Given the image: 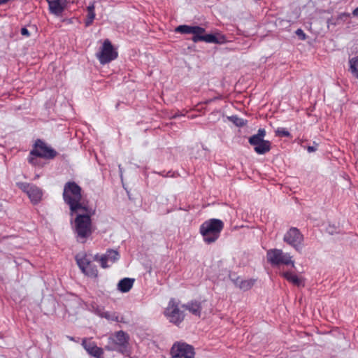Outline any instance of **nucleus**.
I'll use <instances>...</instances> for the list:
<instances>
[{
    "label": "nucleus",
    "instance_id": "f257e3e1",
    "mask_svg": "<svg viewBox=\"0 0 358 358\" xmlns=\"http://www.w3.org/2000/svg\"><path fill=\"white\" fill-rule=\"evenodd\" d=\"M82 189L74 181L67 182L64 187L63 199L69 206L72 213H77L81 208L88 207L82 200Z\"/></svg>",
    "mask_w": 358,
    "mask_h": 358
},
{
    "label": "nucleus",
    "instance_id": "f03ea898",
    "mask_svg": "<svg viewBox=\"0 0 358 358\" xmlns=\"http://www.w3.org/2000/svg\"><path fill=\"white\" fill-rule=\"evenodd\" d=\"M80 210L85 211V213L77 215L75 219V233L78 238L85 240L92 234L91 217L95 214V210L89 206Z\"/></svg>",
    "mask_w": 358,
    "mask_h": 358
},
{
    "label": "nucleus",
    "instance_id": "7ed1b4c3",
    "mask_svg": "<svg viewBox=\"0 0 358 358\" xmlns=\"http://www.w3.org/2000/svg\"><path fill=\"white\" fill-rule=\"evenodd\" d=\"M224 228V222L219 219H210L200 227V233L206 243L210 244L215 242Z\"/></svg>",
    "mask_w": 358,
    "mask_h": 358
},
{
    "label": "nucleus",
    "instance_id": "20e7f679",
    "mask_svg": "<svg viewBox=\"0 0 358 358\" xmlns=\"http://www.w3.org/2000/svg\"><path fill=\"white\" fill-rule=\"evenodd\" d=\"M57 152L48 146L43 140L37 139L32 150L29 152L28 161L33 165L36 164V159L35 157H40L45 159H52L57 155Z\"/></svg>",
    "mask_w": 358,
    "mask_h": 358
},
{
    "label": "nucleus",
    "instance_id": "39448f33",
    "mask_svg": "<svg viewBox=\"0 0 358 358\" xmlns=\"http://www.w3.org/2000/svg\"><path fill=\"white\" fill-rule=\"evenodd\" d=\"M176 31L181 34H192V41L195 43L198 41H205L207 43H217V37L211 34L203 35L205 29L199 26L180 25L176 28Z\"/></svg>",
    "mask_w": 358,
    "mask_h": 358
},
{
    "label": "nucleus",
    "instance_id": "423d86ee",
    "mask_svg": "<svg viewBox=\"0 0 358 358\" xmlns=\"http://www.w3.org/2000/svg\"><path fill=\"white\" fill-rule=\"evenodd\" d=\"M267 262L273 266L280 264L289 265L294 267V262L292 260V257L288 253H284L280 249H270L266 252Z\"/></svg>",
    "mask_w": 358,
    "mask_h": 358
},
{
    "label": "nucleus",
    "instance_id": "0eeeda50",
    "mask_svg": "<svg viewBox=\"0 0 358 358\" xmlns=\"http://www.w3.org/2000/svg\"><path fill=\"white\" fill-rule=\"evenodd\" d=\"M96 55L101 64H106L117 59L118 52L114 48L110 40L106 39L100 48L99 52Z\"/></svg>",
    "mask_w": 358,
    "mask_h": 358
},
{
    "label": "nucleus",
    "instance_id": "6e6552de",
    "mask_svg": "<svg viewBox=\"0 0 358 358\" xmlns=\"http://www.w3.org/2000/svg\"><path fill=\"white\" fill-rule=\"evenodd\" d=\"M75 259L79 268L85 275L90 278H97L98 270L96 266L92 263L86 254H78Z\"/></svg>",
    "mask_w": 358,
    "mask_h": 358
},
{
    "label": "nucleus",
    "instance_id": "1a4fd4ad",
    "mask_svg": "<svg viewBox=\"0 0 358 358\" xmlns=\"http://www.w3.org/2000/svg\"><path fill=\"white\" fill-rule=\"evenodd\" d=\"M129 340V336L126 332L122 330L117 331L109 338V345H106L105 348L109 351L117 349L122 351V348H127Z\"/></svg>",
    "mask_w": 358,
    "mask_h": 358
},
{
    "label": "nucleus",
    "instance_id": "9d476101",
    "mask_svg": "<svg viewBox=\"0 0 358 358\" xmlns=\"http://www.w3.org/2000/svg\"><path fill=\"white\" fill-rule=\"evenodd\" d=\"M173 358H194L195 352L192 345L184 342H176L171 349Z\"/></svg>",
    "mask_w": 358,
    "mask_h": 358
},
{
    "label": "nucleus",
    "instance_id": "9b49d317",
    "mask_svg": "<svg viewBox=\"0 0 358 358\" xmlns=\"http://www.w3.org/2000/svg\"><path fill=\"white\" fill-rule=\"evenodd\" d=\"M17 186L28 196L34 205L38 203L41 201L43 192L42 189L36 185L21 182H17Z\"/></svg>",
    "mask_w": 358,
    "mask_h": 358
},
{
    "label": "nucleus",
    "instance_id": "f8f14e48",
    "mask_svg": "<svg viewBox=\"0 0 358 358\" xmlns=\"http://www.w3.org/2000/svg\"><path fill=\"white\" fill-rule=\"evenodd\" d=\"M166 315L169 321L176 325H179L185 318L183 311L180 310L178 304L172 299L170 300L168 307L166 309Z\"/></svg>",
    "mask_w": 358,
    "mask_h": 358
},
{
    "label": "nucleus",
    "instance_id": "ddd939ff",
    "mask_svg": "<svg viewBox=\"0 0 358 358\" xmlns=\"http://www.w3.org/2000/svg\"><path fill=\"white\" fill-rule=\"evenodd\" d=\"M283 240L285 243L294 248L297 251L301 249L303 236L296 227H292L285 234Z\"/></svg>",
    "mask_w": 358,
    "mask_h": 358
},
{
    "label": "nucleus",
    "instance_id": "4468645a",
    "mask_svg": "<svg viewBox=\"0 0 358 358\" xmlns=\"http://www.w3.org/2000/svg\"><path fill=\"white\" fill-rule=\"evenodd\" d=\"M82 345L87 353L95 358H103V350L96 345L94 342L89 341L83 338Z\"/></svg>",
    "mask_w": 358,
    "mask_h": 358
},
{
    "label": "nucleus",
    "instance_id": "2eb2a0df",
    "mask_svg": "<svg viewBox=\"0 0 358 358\" xmlns=\"http://www.w3.org/2000/svg\"><path fill=\"white\" fill-rule=\"evenodd\" d=\"M120 257V253L116 250L108 249L107 250L106 254L101 256L99 259V262L101 264V266L103 268H107L109 267L108 264V262H110L111 264L117 262Z\"/></svg>",
    "mask_w": 358,
    "mask_h": 358
},
{
    "label": "nucleus",
    "instance_id": "dca6fc26",
    "mask_svg": "<svg viewBox=\"0 0 358 358\" xmlns=\"http://www.w3.org/2000/svg\"><path fill=\"white\" fill-rule=\"evenodd\" d=\"M50 12L57 16L62 15L66 8V0H47Z\"/></svg>",
    "mask_w": 358,
    "mask_h": 358
},
{
    "label": "nucleus",
    "instance_id": "f3484780",
    "mask_svg": "<svg viewBox=\"0 0 358 358\" xmlns=\"http://www.w3.org/2000/svg\"><path fill=\"white\" fill-rule=\"evenodd\" d=\"M235 275H230L229 278L230 280L234 283V285L240 288L241 289H243L244 291H247L250 289L254 285L255 280L250 279V280H243L240 277H234Z\"/></svg>",
    "mask_w": 358,
    "mask_h": 358
},
{
    "label": "nucleus",
    "instance_id": "a211bd4d",
    "mask_svg": "<svg viewBox=\"0 0 358 358\" xmlns=\"http://www.w3.org/2000/svg\"><path fill=\"white\" fill-rule=\"evenodd\" d=\"M182 307L186 310H188L194 315L201 317L202 309L201 302L197 301H191L187 304L182 305Z\"/></svg>",
    "mask_w": 358,
    "mask_h": 358
},
{
    "label": "nucleus",
    "instance_id": "6ab92c4d",
    "mask_svg": "<svg viewBox=\"0 0 358 358\" xmlns=\"http://www.w3.org/2000/svg\"><path fill=\"white\" fill-rule=\"evenodd\" d=\"M266 136V130L264 129H259L257 131V134L251 136L249 139V143L255 148L256 145H258L263 141L264 138Z\"/></svg>",
    "mask_w": 358,
    "mask_h": 358
},
{
    "label": "nucleus",
    "instance_id": "aec40b11",
    "mask_svg": "<svg viewBox=\"0 0 358 358\" xmlns=\"http://www.w3.org/2000/svg\"><path fill=\"white\" fill-rule=\"evenodd\" d=\"M134 282V279L124 278L120 280L117 284V289L120 292L125 293L128 292L132 287Z\"/></svg>",
    "mask_w": 358,
    "mask_h": 358
},
{
    "label": "nucleus",
    "instance_id": "412c9836",
    "mask_svg": "<svg viewBox=\"0 0 358 358\" xmlns=\"http://www.w3.org/2000/svg\"><path fill=\"white\" fill-rule=\"evenodd\" d=\"M282 275L289 282H292L293 285L296 286H301L303 285V280L301 278H299L296 274L286 271L282 273Z\"/></svg>",
    "mask_w": 358,
    "mask_h": 358
},
{
    "label": "nucleus",
    "instance_id": "4be33fe9",
    "mask_svg": "<svg viewBox=\"0 0 358 358\" xmlns=\"http://www.w3.org/2000/svg\"><path fill=\"white\" fill-rule=\"evenodd\" d=\"M271 143L269 141L264 140L258 145L254 148L255 151L259 155H264L271 150Z\"/></svg>",
    "mask_w": 358,
    "mask_h": 358
},
{
    "label": "nucleus",
    "instance_id": "5701e85b",
    "mask_svg": "<svg viewBox=\"0 0 358 358\" xmlns=\"http://www.w3.org/2000/svg\"><path fill=\"white\" fill-rule=\"evenodd\" d=\"M349 71L352 76L358 79V56L354 57L349 60Z\"/></svg>",
    "mask_w": 358,
    "mask_h": 358
},
{
    "label": "nucleus",
    "instance_id": "b1692460",
    "mask_svg": "<svg viewBox=\"0 0 358 358\" xmlns=\"http://www.w3.org/2000/svg\"><path fill=\"white\" fill-rule=\"evenodd\" d=\"M94 5L91 4L87 6V19L85 20V26L89 27L93 22L94 19L95 18V12H94Z\"/></svg>",
    "mask_w": 358,
    "mask_h": 358
},
{
    "label": "nucleus",
    "instance_id": "393cba45",
    "mask_svg": "<svg viewBox=\"0 0 358 358\" xmlns=\"http://www.w3.org/2000/svg\"><path fill=\"white\" fill-rule=\"evenodd\" d=\"M101 317H104L108 320L115 321V322H122L123 317H119V315L116 313H110V312H103L102 314H100Z\"/></svg>",
    "mask_w": 358,
    "mask_h": 358
},
{
    "label": "nucleus",
    "instance_id": "a878e982",
    "mask_svg": "<svg viewBox=\"0 0 358 358\" xmlns=\"http://www.w3.org/2000/svg\"><path fill=\"white\" fill-rule=\"evenodd\" d=\"M350 17L349 13H341L335 19V21L332 23L334 25L339 24L341 22H345Z\"/></svg>",
    "mask_w": 358,
    "mask_h": 358
},
{
    "label": "nucleus",
    "instance_id": "bb28decb",
    "mask_svg": "<svg viewBox=\"0 0 358 358\" xmlns=\"http://www.w3.org/2000/svg\"><path fill=\"white\" fill-rule=\"evenodd\" d=\"M230 121H231L235 125L238 127H243L245 124V121L243 119L238 117L236 115H232L229 117Z\"/></svg>",
    "mask_w": 358,
    "mask_h": 358
},
{
    "label": "nucleus",
    "instance_id": "cd10ccee",
    "mask_svg": "<svg viewBox=\"0 0 358 358\" xmlns=\"http://www.w3.org/2000/svg\"><path fill=\"white\" fill-rule=\"evenodd\" d=\"M275 135L277 136L289 137L291 136L290 133L285 128H278L275 131Z\"/></svg>",
    "mask_w": 358,
    "mask_h": 358
},
{
    "label": "nucleus",
    "instance_id": "c85d7f7f",
    "mask_svg": "<svg viewBox=\"0 0 358 358\" xmlns=\"http://www.w3.org/2000/svg\"><path fill=\"white\" fill-rule=\"evenodd\" d=\"M295 33L300 39L305 40L306 38V35L301 29H298Z\"/></svg>",
    "mask_w": 358,
    "mask_h": 358
},
{
    "label": "nucleus",
    "instance_id": "c756f323",
    "mask_svg": "<svg viewBox=\"0 0 358 358\" xmlns=\"http://www.w3.org/2000/svg\"><path fill=\"white\" fill-rule=\"evenodd\" d=\"M20 33L26 37H29L30 36V33L26 27H22L20 30Z\"/></svg>",
    "mask_w": 358,
    "mask_h": 358
},
{
    "label": "nucleus",
    "instance_id": "7c9ffc66",
    "mask_svg": "<svg viewBox=\"0 0 358 358\" xmlns=\"http://www.w3.org/2000/svg\"><path fill=\"white\" fill-rule=\"evenodd\" d=\"M327 231L330 234H334L336 232V229L333 226L329 225L327 228Z\"/></svg>",
    "mask_w": 358,
    "mask_h": 358
},
{
    "label": "nucleus",
    "instance_id": "2f4dec72",
    "mask_svg": "<svg viewBox=\"0 0 358 358\" xmlns=\"http://www.w3.org/2000/svg\"><path fill=\"white\" fill-rule=\"evenodd\" d=\"M307 150H308V152H312L315 151L317 150V148L314 146H308Z\"/></svg>",
    "mask_w": 358,
    "mask_h": 358
},
{
    "label": "nucleus",
    "instance_id": "473e14b6",
    "mask_svg": "<svg viewBox=\"0 0 358 358\" xmlns=\"http://www.w3.org/2000/svg\"><path fill=\"white\" fill-rule=\"evenodd\" d=\"M220 99V97H214L213 99H208V100H207V101H206V103H210L211 101H213L217 100V99Z\"/></svg>",
    "mask_w": 358,
    "mask_h": 358
},
{
    "label": "nucleus",
    "instance_id": "72a5a7b5",
    "mask_svg": "<svg viewBox=\"0 0 358 358\" xmlns=\"http://www.w3.org/2000/svg\"><path fill=\"white\" fill-rule=\"evenodd\" d=\"M352 15L354 16H358V7L353 10Z\"/></svg>",
    "mask_w": 358,
    "mask_h": 358
},
{
    "label": "nucleus",
    "instance_id": "f704fd0d",
    "mask_svg": "<svg viewBox=\"0 0 358 358\" xmlns=\"http://www.w3.org/2000/svg\"><path fill=\"white\" fill-rule=\"evenodd\" d=\"M101 256L99 257V254H96L94 255V261H97V262H99V259H100Z\"/></svg>",
    "mask_w": 358,
    "mask_h": 358
},
{
    "label": "nucleus",
    "instance_id": "c9c22d12",
    "mask_svg": "<svg viewBox=\"0 0 358 358\" xmlns=\"http://www.w3.org/2000/svg\"><path fill=\"white\" fill-rule=\"evenodd\" d=\"M181 115H182L177 113L172 116V118H176L177 117H179Z\"/></svg>",
    "mask_w": 358,
    "mask_h": 358
},
{
    "label": "nucleus",
    "instance_id": "e433bc0d",
    "mask_svg": "<svg viewBox=\"0 0 358 358\" xmlns=\"http://www.w3.org/2000/svg\"><path fill=\"white\" fill-rule=\"evenodd\" d=\"M9 0H0V5L1 4H3V3H6V2H8Z\"/></svg>",
    "mask_w": 358,
    "mask_h": 358
},
{
    "label": "nucleus",
    "instance_id": "4c0bfd02",
    "mask_svg": "<svg viewBox=\"0 0 358 358\" xmlns=\"http://www.w3.org/2000/svg\"><path fill=\"white\" fill-rule=\"evenodd\" d=\"M103 311H102V310H99V311H98V314H99V315L100 316V314H102V313H103Z\"/></svg>",
    "mask_w": 358,
    "mask_h": 358
},
{
    "label": "nucleus",
    "instance_id": "58836bf2",
    "mask_svg": "<svg viewBox=\"0 0 358 358\" xmlns=\"http://www.w3.org/2000/svg\"><path fill=\"white\" fill-rule=\"evenodd\" d=\"M70 340L71 341H73V337H69Z\"/></svg>",
    "mask_w": 358,
    "mask_h": 358
}]
</instances>
